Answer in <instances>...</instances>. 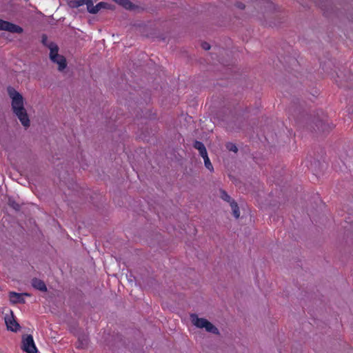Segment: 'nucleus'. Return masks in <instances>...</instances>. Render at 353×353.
Instances as JSON below:
<instances>
[{"mask_svg": "<svg viewBox=\"0 0 353 353\" xmlns=\"http://www.w3.org/2000/svg\"><path fill=\"white\" fill-rule=\"evenodd\" d=\"M41 43L44 46L47 48H48L50 44V42L48 40V36L46 34H43L41 35Z\"/></svg>", "mask_w": 353, "mask_h": 353, "instance_id": "nucleus-21", "label": "nucleus"}, {"mask_svg": "<svg viewBox=\"0 0 353 353\" xmlns=\"http://www.w3.org/2000/svg\"><path fill=\"white\" fill-rule=\"evenodd\" d=\"M91 4V0H70L68 5L72 8H77L81 6L86 5L88 11V5Z\"/></svg>", "mask_w": 353, "mask_h": 353, "instance_id": "nucleus-12", "label": "nucleus"}, {"mask_svg": "<svg viewBox=\"0 0 353 353\" xmlns=\"http://www.w3.org/2000/svg\"><path fill=\"white\" fill-rule=\"evenodd\" d=\"M4 319L8 330L17 332L20 330L21 326L16 321L13 312L11 310H9V314H6Z\"/></svg>", "mask_w": 353, "mask_h": 353, "instance_id": "nucleus-5", "label": "nucleus"}, {"mask_svg": "<svg viewBox=\"0 0 353 353\" xmlns=\"http://www.w3.org/2000/svg\"><path fill=\"white\" fill-rule=\"evenodd\" d=\"M23 295L29 296L28 294H19L14 292H10L9 293L10 301L12 303H24L25 299L23 298Z\"/></svg>", "mask_w": 353, "mask_h": 353, "instance_id": "nucleus-8", "label": "nucleus"}, {"mask_svg": "<svg viewBox=\"0 0 353 353\" xmlns=\"http://www.w3.org/2000/svg\"><path fill=\"white\" fill-rule=\"evenodd\" d=\"M190 318L192 323L199 328H205L208 332L219 335V329L212 323L204 318H199L196 314H192Z\"/></svg>", "mask_w": 353, "mask_h": 353, "instance_id": "nucleus-3", "label": "nucleus"}, {"mask_svg": "<svg viewBox=\"0 0 353 353\" xmlns=\"http://www.w3.org/2000/svg\"><path fill=\"white\" fill-rule=\"evenodd\" d=\"M236 6L239 9L243 10L245 8V5L241 2H238L236 3Z\"/></svg>", "mask_w": 353, "mask_h": 353, "instance_id": "nucleus-23", "label": "nucleus"}, {"mask_svg": "<svg viewBox=\"0 0 353 353\" xmlns=\"http://www.w3.org/2000/svg\"><path fill=\"white\" fill-rule=\"evenodd\" d=\"M31 284L34 288L41 292H46L48 290L45 282L38 278H33L31 281Z\"/></svg>", "mask_w": 353, "mask_h": 353, "instance_id": "nucleus-9", "label": "nucleus"}, {"mask_svg": "<svg viewBox=\"0 0 353 353\" xmlns=\"http://www.w3.org/2000/svg\"><path fill=\"white\" fill-rule=\"evenodd\" d=\"M225 147L229 151H232L234 152H237L238 151L236 145L232 143H227Z\"/></svg>", "mask_w": 353, "mask_h": 353, "instance_id": "nucleus-20", "label": "nucleus"}, {"mask_svg": "<svg viewBox=\"0 0 353 353\" xmlns=\"http://www.w3.org/2000/svg\"><path fill=\"white\" fill-rule=\"evenodd\" d=\"M8 93L11 98V107L14 114L26 111L24 108V99L18 91L12 87L8 88Z\"/></svg>", "mask_w": 353, "mask_h": 353, "instance_id": "nucleus-2", "label": "nucleus"}, {"mask_svg": "<svg viewBox=\"0 0 353 353\" xmlns=\"http://www.w3.org/2000/svg\"><path fill=\"white\" fill-rule=\"evenodd\" d=\"M21 349L27 353L37 352V349L31 334H26L23 336Z\"/></svg>", "mask_w": 353, "mask_h": 353, "instance_id": "nucleus-4", "label": "nucleus"}, {"mask_svg": "<svg viewBox=\"0 0 353 353\" xmlns=\"http://www.w3.org/2000/svg\"><path fill=\"white\" fill-rule=\"evenodd\" d=\"M290 113L294 117H296L297 122L300 124L305 125V127L316 133H325L330 132L333 126L328 123L327 118L322 114L312 117L301 111L300 106H297L295 103L289 108Z\"/></svg>", "mask_w": 353, "mask_h": 353, "instance_id": "nucleus-1", "label": "nucleus"}, {"mask_svg": "<svg viewBox=\"0 0 353 353\" xmlns=\"http://www.w3.org/2000/svg\"><path fill=\"white\" fill-rule=\"evenodd\" d=\"M0 30H6L11 33L18 34H21L23 31L21 27L3 19H0Z\"/></svg>", "mask_w": 353, "mask_h": 353, "instance_id": "nucleus-6", "label": "nucleus"}, {"mask_svg": "<svg viewBox=\"0 0 353 353\" xmlns=\"http://www.w3.org/2000/svg\"><path fill=\"white\" fill-rule=\"evenodd\" d=\"M204 160V164L207 169H208L210 171H212L214 170L213 166L210 162V160L208 157V155L206 154L205 156L202 157Z\"/></svg>", "mask_w": 353, "mask_h": 353, "instance_id": "nucleus-19", "label": "nucleus"}, {"mask_svg": "<svg viewBox=\"0 0 353 353\" xmlns=\"http://www.w3.org/2000/svg\"><path fill=\"white\" fill-rule=\"evenodd\" d=\"M201 47L205 50H208L210 49V45L207 42H202Z\"/></svg>", "mask_w": 353, "mask_h": 353, "instance_id": "nucleus-22", "label": "nucleus"}, {"mask_svg": "<svg viewBox=\"0 0 353 353\" xmlns=\"http://www.w3.org/2000/svg\"><path fill=\"white\" fill-rule=\"evenodd\" d=\"M230 205L232 210L234 216L238 219L240 216V212L237 203L235 201H231Z\"/></svg>", "mask_w": 353, "mask_h": 353, "instance_id": "nucleus-16", "label": "nucleus"}, {"mask_svg": "<svg viewBox=\"0 0 353 353\" xmlns=\"http://www.w3.org/2000/svg\"><path fill=\"white\" fill-rule=\"evenodd\" d=\"M101 8L110 9V5L105 2H99L96 6L93 5V1L91 0V4L88 5V12L91 14H97Z\"/></svg>", "mask_w": 353, "mask_h": 353, "instance_id": "nucleus-7", "label": "nucleus"}, {"mask_svg": "<svg viewBox=\"0 0 353 353\" xmlns=\"http://www.w3.org/2000/svg\"><path fill=\"white\" fill-rule=\"evenodd\" d=\"M220 197L230 203L231 201H234L231 199L230 196L224 190L221 189L220 190Z\"/></svg>", "mask_w": 353, "mask_h": 353, "instance_id": "nucleus-18", "label": "nucleus"}, {"mask_svg": "<svg viewBox=\"0 0 353 353\" xmlns=\"http://www.w3.org/2000/svg\"><path fill=\"white\" fill-rule=\"evenodd\" d=\"M88 345V337L85 334H82L79 336L77 343V347L79 349H84Z\"/></svg>", "mask_w": 353, "mask_h": 353, "instance_id": "nucleus-14", "label": "nucleus"}, {"mask_svg": "<svg viewBox=\"0 0 353 353\" xmlns=\"http://www.w3.org/2000/svg\"><path fill=\"white\" fill-rule=\"evenodd\" d=\"M193 147L199 152V154L201 157L208 154L205 146L201 141H194L193 143Z\"/></svg>", "mask_w": 353, "mask_h": 353, "instance_id": "nucleus-13", "label": "nucleus"}, {"mask_svg": "<svg viewBox=\"0 0 353 353\" xmlns=\"http://www.w3.org/2000/svg\"><path fill=\"white\" fill-rule=\"evenodd\" d=\"M8 205L14 209L16 212L21 210V205L17 203L12 198H9L8 201Z\"/></svg>", "mask_w": 353, "mask_h": 353, "instance_id": "nucleus-17", "label": "nucleus"}, {"mask_svg": "<svg viewBox=\"0 0 353 353\" xmlns=\"http://www.w3.org/2000/svg\"><path fill=\"white\" fill-rule=\"evenodd\" d=\"M53 63L58 64L59 71H63L67 67L66 59L63 55H57L54 59H50Z\"/></svg>", "mask_w": 353, "mask_h": 353, "instance_id": "nucleus-11", "label": "nucleus"}, {"mask_svg": "<svg viewBox=\"0 0 353 353\" xmlns=\"http://www.w3.org/2000/svg\"><path fill=\"white\" fill-rule=\"evenodd\" d=\"M20 121L21 123L26 128H28L30 125V121L27 113V110L22 112H19L14 114Z\"/></svg>", "mask_w": 353, "mask_h": 353, "instance_id": "nucleus-10", "label": "nucleus"}, {"mask_svg": "<svg viewBox=\"0 0 353 353\" xmlns=\"http://www.w3.org/2000/svg\"><path fill=\"white\" fill-rule=\"evenodd\" d=\"M48 48L50 50V59H54L57 57V55H60L59 52V46L54 42L50 41V44L48 46Z\"/></svg>", "mask_w": 353, "mask_h": 353, "instance_id": "nucleus-15", "label": "nucleus"}]
</instances>
